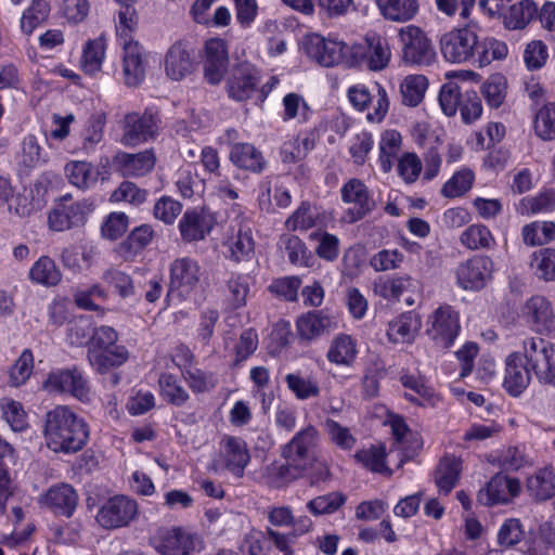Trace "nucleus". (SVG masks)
<instances>
[{
    "label": "nucleus",
    "mask_w": 555,
    "mask_h": 555,
    "mask_svg": "<svg viewBox=\"0 0 555 555\" xmlns=\"http://www.w3.org/2000/svg\"><path fill=\"white\" fill-rule=\"evenodd\" d=\"M462 463L454 456H444L436 468L435 480L440 492L449 493L457 483Z\"/></svg>",
    "instance_id": "c9c22d12"
},
{
    "label": "nucleus",
    "mask_w": 555,
    "mask_h": 555,
    "mask_svg": "<svg viewBox=\"0 0 555 555\" xmlns=\"http://www.w3.org/2000/svg\"><path fill=\"white\" fill-rule=\"evenodd\" d=\"M522 354L537 379L555 387V344L542 337H528L522 341Z\"/></svg>",
    "instance_id": "7ed1b4c3"
},
{
    "label": "nucleus",
    "mask_w": 555,
    "mask_h": 555,
    "mask_svg": "<svg viewBox=\"0 0 555 555\" xmlns=\"http://www.w3.org/2000/svg\"><path fill=\"white\" fill-rule=\"evenodd\" d=\"M102 280L115 291L121 298H129L135 295V286L130 275L116 268L104 271Z\"/></svg>",
    "instance_id": "3c124183"
},
{
    "label": "nucleus",
    "mask_w": 555,
    "mask_h": 555,
    "mask_svg": "<svg viewBox=\"0 0 555 555\" xmlns=\"http://www.w3.org/2000/svg\"><path fill=\"white\" fill-rule=\"evenodd\" d=\"M503 16L508 28L520 29L538 16V5L532 0H521L511 5Z\"/></svg>",
    "instance_id": "4c0bfd02"
},
{
    "label": "nucleus",
    "mask_w": 555,
    "mask_h": 555,
    "mask_svg": "<svg viewBox=\"0 0 555 555\" xmlns=\"http://www.w3.org/2000/svg\"><path fill=\"white\" fill-rule=\"evenodd\" d=\"M474 173L469 169L455 172L442 186L441 194L444 197L453 198L465 194L470 190L474 182Z\"/></svg>",
    "instance_id": "603ef678"
},
{
    "label": "nucleus",
    "mask_w": 555,
    "mask_h": 555,
    "mask_svg": "<svg viewBox=\"0 0 555 555\" xmlns=\"http://www.w3.org/2000/svg\"><path fill=\"white\" fill-rule=\"evenodd\" d=\"M440 52L449 63H470L478 67H485L494 60L504 59L507 54V47L494 38L480 40L474 28L462 27L454 28L441 36Z\"/></svg>",
    "instance_id": "f257e3e1"
},
{
    "label": "nucleus",
    "mask_w": 555,
    "mask_h": 555,
    "mask_svg": "<svg viewBox=\"0 0 555 555\" xmlns=\"http://www.w3.org/2000/svg\"><path fill=\"white\" fill-rule=\"evenodd\" d=\"M520 492V482L503 474L494 475L485 488L480 489L477 500L485 506L507 503Z\"/></svg>",
    "instance_id": "4468645a"
},
{
    "label": "nucleus",
    "mask_w": 555,
    "mask_h": 555,
    "mask_svg": "<svg viewBox=\"0 0 555 555\" xmlns=\"http://www.w3.org/2000/svg\"><path fill=\"white\" fill-rule=\"evenodd\" d=\"M49 12L50 5L47 1L34 0L31 5L22 15V31L26 35H30L37 26L48 18Z\"/></svg>",
    "instance_id": "a18cd8bd"
},
{
    "label": "nucleus",
    "mask_w": 555,
    "mask_h": 555,
    "mask_svg": "<svg viewBox=\"0 0 555 555\" xmlns=\"http://www.w3.org/2000/svg\"><path fill=\"white\" fill-rule=\"evenodd\" d=\"M401 60L406 65L428 66L436 60V50L427 34L418 26L399 29Z\"/></svg>",
    "instance_id": "20e7f679"
},
{
    "label": "nucleus",
    "mask_w": 555,
    "mask_h": 555,
    "mask_svg": "<svg viewBox=\"0 0 555 555\" xmlns=\"http://www.w3.org/2000/svg\"><path fill=\"white\" fill-rule=\"evenodd\" d=\"M304 473L285 461L283 464H271L267 467L266 482L270 488L281 489L302 477Z\"/></svg>",
    "instance_id": "58836bf2"
},
{
    "label": "nucleus",
    "mask_w": 555,
    "mask_h": 555,
    "mask_svg": "<svg viewBox=\"0 0 555 555\" xmlns=\"http://www.w3.org/2000/svg\"><path fill=\"white\" fill-rule=\"evenodd\" d=\"M225 465L235 476L242 477L250 456L245 441L237 437L225 439Z\"/></svg>",
    "instance_id": "2f4dec72"
},
{
    "label": "nucleus",
    "mask_w": 555,
    "mask_h": 555,
    "mask_svg": "<svg viewBox=\"0 0 555 555\" xmlns=\"http://www.w3.org/2000/svg\"><path fill=\"white\" fill-rule=\"evenodd\" d=\"M288 389L294 392L297 399L306 400L318 397L320 387L312 378H305L298 374H287L285 377Z\"/></svg>",
    "instance_id": "6e6d98bb"
},
{
    "label": "nucleus",
    "mask_w": 555,
    "mask_h": 555,
    "mask_svg": "<svg viewBox=\"0 0 555 555\" xmlns=\"http://www.w3.org/2000/svg\"><path fill=\"white\" fill-rule=\"evenodd\" d=\"M159 387L162 396L173 405L181 406L189 399V393L172 374H162L159 377Z\"/></svg>",
    "instance_id": "09e8293b"
},
{
    "label": "nucleus",
    "mask_w": 555,
    "mask_h": 555,
    "mask_svg": "<svg viewBox=\"0 0 555 555\" xmlns=\"http://www.w3.org/2000/svg\"><path fill=\"white\" fill-rule=\"evenodd\" d=\"M231 260L236 263L249 262L255 258V241L248 223H240L237 232L231 238Z\"/></svg>",
    "instance_id": "c756f323"
},
{
    "label": "nucleus",
    "mask_w": 555,
    "mask_h": 555,
    "mask_svg": "<svg viewBox=\"0 0 555 555\" xmlns=\"http://www.w3.org/2000/svg\"><path fill=\"white\" fill-rule=\"evenodd\" d=\"M555 207V191L541 192L534 197H525L520 201L521 214H537L552 210Z\"/></svg>",
    "instance_id": "4d7b16f0"
},
{
    "label": "nucleus",
    "mask_w": 555,
    "mask_h": 555,
    "mask_svg": "<svg viewBox=\"0 0 555 555\" xmlns=\"http://www.w3.org/2000/svg\"><path fill=\"white\" fill-rule=\"evenodd\" d=\"M505 81L501 76H495L489 79L482 86V94L489 106L498 108L504 102L506 91Z\"/></svg>",
    "instance_id": "338daca9"
},
{
    "label": "nucleus",
    "mask_w": 555,
    "mask_h": 555,
    "mask_svg": "<svg viewBox=\"0 0 555 555\" xmlns=\"http://www.w3.org/2000/svg\"><path fill=\"white\" fill-rule=\"evenodd\" d=\"M527 491L535 501H546L555 494V474L551 467L539 469L527 480Z\"/></svg>",
    "instance_id": "f704fd0d"
},
{
    "label": "nucleus",
    "mask_w": 555,
    "mask_h": 555,
    "mask_svg": "<svg viewBox=\"0 0 555 555\" xmlns=\"http://www.w3.org/2000/svg\"><path fill=\"white\" fill-rule=\"evenodd\" d=\"M212 228V218L204 210H188L179 223L182 238L185 242L203 240Z\"/></svg>",
    "instance_id": "393cba45"
},
{
    "label": "nucleus",
    "mask_w": 555,
    "mask_h": 555,
    "mask_svg": "<svg viewBox=\"0 0 555 555\" xmlns=\"http://www.w3.org/2000/svg\"><path fill=\"white\" fill-rule=\"evenodd\" d=\"M280 243L284 246L288 260L294 264H307L308 250L305 243L295 235L281 236Z\"/></svg>",
    "instance_id": "0e129e2a"
},
{
    "label": "nucleus",
    "mask_w": 555,
    "mask_h": 555,
    "mask_svg": "<svg viewBox=\"0 0 555 555\" xmlns=\"http://www.w3.org/2000/svg\"><path fill=\"white\" fill-rule=\"evenodd\" d=\"M28 276L35 284L53 287L61 283L62 272L49 256H41L30 268Z\"/></svg>",
    "instance_id": "7c9ffc66"
},
{
    "label": "nucleus",
    "mask_w": 555,
    "mask_h": 555,
    "mask_svg": "<svg viewBox=\"0 0 555 555\" xmlns=\"http://www.w3.org/2000/svg\"><path fill=\"white\" fill-rule=\"evenodd\" d=\"M524 315L533 331L550 334L555 331V313L544 296H532L524 307Z\"/></svg>",
    "instance_id": "aec40b11"
},
{
    "label": "nucleus",
    "mask_w": 555,
    "mask_h": 555,
    "mask_svg": "<svg viewBox=\"0 0 555 555\" xmlns=\"http://www.w3.org/2000/svg\"><path fill=\"white\" fill-rule=\"evenodd\" d=\"M196 62L189 46L183 41H177L167 50L164 57L166 76L180 81L193 74Z\"/></svg>",
    "instance_id": "2eb2a0df"
},
{
    "label": "nucleus",
    "mask_w": 555,
    "mask_h": 555,
    "mask_svg": "<svg viewBox=\"0 0 555 555\" xmlns=\"http://www.w3.org/2000/svg\"><path fill=\"white\" fill-rule=\"evenodd\" d=\"M230 160L238 168L255 173L261 172L266 160L260 151L249 143H236L231 147Z\"/></svg>",
    "instance_id": "c85d7f7f"
},
{
    "label": "nucleus",
    "mask_w": 555,
    "mask_h": 555,
    "mask_svg": "<svg viewBox=\"0 0 555 555\" xmlns=\"http://www.w3.org/2000/svg\"><path fill=\"white\" fill-rule=\"evenodd\" d=\"M524 538V529L519 519L509 518L503 522L498 533V542L501 546L511 547L519 543Z\"/></svg>",
    "instance_id": "680f3d73"
},
{
    "label": "nucleus",
    "mask_w": 555,
    "mask_h": 555,
    "mask_svg": "<svg viewBox=\"0 0 555 555\" xmlns=\"http://www.w3.org/2000/svg\"><path fill=\"white\" fill-rule=\"evenodd\" d=\"M197 541L181 527H160L150 538V545L160 555H191Z\"/></svg>",
    "instance_id": "423d86ee"
},
{
    "label": "nucleus",
    "mask_w": 555,
    "mask_h": 555,
    "mask_svg": "<svg viewBox=\"0 0 555 555\" xmlns=\"http://www.w3.org/2000/svg\"><path fill=\"white\" fill-rule=\"evenodd\" d=\"M40 503L55 515L70 517L78 504V494L73 486L59 483L48 489Z\"/></svg>",
    "instance_id": "412c9836"
},
{
    "label": "nucleus",
    "mask_w": 555,
    "mask_h": 555,
    "mask_svg": "<svg viewBox=\"0 0 555 555\" xmlns=\"http://www.w3.org/2000/svg\"><path fill=\"white\" fill-rule=\"evenodd\" d=\"M90 211L91 205L87 201L72 202V196L66 194L60 198L50 211L48 216L49 228L61 232L82 225Z\"/></svg>",
    "instance_id": "6e6552de"
},
{
    "label": "nucleus",
    "mask_w": 555,
    "mask_h": 555,
    "mask_svg": "<svg viewBox=\"0 0 555 555\" xmlns=\"http://www.w3.org/2000/svg\"><path fill=\"white\" fill-rule=\"evenodd\" d=\"M534 131L544 141L555 140V102L546 103L538 109Z\"/></svg>",
    "instance_id": "79ce46f5"
},
{
    "label": "nucleus",
    "mask_w": 555,
    "mask_h": 555,
    "mask_svg": "<svg viewBox=\"0 0 555 555\" xmlns=\"http://www.w3.org/2000/svg\"><path fill=\"white\" fill-rule=\"evenodd\" d=\"M421 327V315L414 311H409L389 322L387 336L395 344L412 343Z\"/></svg>",
    "instance_id": "b1692460"
},
{
    "label": "nucleus",
    "mask_w": 555,
    "mask_h": 555,
    "mask_svg": "<svg viewBox=\"0 0 555 555\" xmlns=\"http://www.w3.org/2000/svg\"><path fill=\"white\" fill-rule=\"evenodd\" d=\"M114 160L124 176L142 177L154 168L156 157L153 150H145L137 154L118 152Z\"/></svg>",
    "instance_id": "bb28decb"
},
{
    "label": "nucleus",
    "mask_w": 555,
    "mask_h": 555,
    "mask_svg": "<svg viewBox=\"0 0 555 555\" xmlns=\"http://www.w3.org/2000/svg\"><path fill=\"white\" fill-rule=\"evenodd\" d=\"M43 387L50 392H68L79 400H86L89 396L88 383L76 369L50 373Z\"/></svg>",
    "instance_id": "dca6fc26"
},
{
    "label": "nucleus",
    "mask_w": 555,
    "mask_h": 555,
    "mask_svg": "<svg viewBox=\"0 0 555 555\" xmlns=\"http://www.w3.org/2000/svg\"><path fill=\"white\" fill-rule=\"evenodd\" d=\"M138 515V504L126 495H115L99 508L95 520L104 529L127 527Z\"/></svg>",
    "instance_id": "0eeeda50"
},
{
    "label": "nucleus",
    "mask_w": 555,
    "mask_h": 555,
    "mask_svg": "<svg viewBox=\"0 0 555 555\" xmlns=\"http://www.w3.org/2000/svg\"><path fill=\"white\" fill-rule=\"evenodd\" d=\"M492 272L493 262L489 257L475 256L459 266L456 276L461 287L477 291L491 279Z\"/></svg>",
    "instance_id": "ddd939ff"
},
{
    "label": "nucleus",
    "mask_w": 555,
    "mask_h": 555,
    "mask_svg": "<svg viewBox=\"0 0 555 555\" xmlns=\"http://www.w3.org/2000/svg\"><path fill=\"white\" fill-rule=\"evenodd\" d=\"M504 386L513 395H520L530 383L529 365H524L519 353L514 352L506 358Z\"/></svg>",
    "instance_id": "a878e982"
},
{
    "label": "nucleus",
    "mask_w": 555,
    "mask_h": 555,
    "mask_svg": "<svg viewBox=\"0 0 555 555\" xmlns=\"http://www.w3.org/2000/svg\"><path fill=\"white\" fill-rule=\"evenodd\" d=\"M365 56L367 59L369 67L372 70L384 69L390 61V48L385 38L377 34H367L365 36Z\"/></svg>",
    "instance_id": "72a5a7b5"
},
{
    "label": "nucleus",
    "mask_w": 555,
    "mask_h": 555,
    "mask_svg": "<svg viewBox=\"0 0 555 555\" xmlns=\"http://www.w3.org/2000/svg\"><path fill=\"white\" fill-rule=\"evenodd\" d=\"M160 128L157 111L146 108L143 114L128 113L122 120L121 144L134 147L141 143L154 140Z\"/></svg>",
    "instance_id": "39448f33"
},
{
    "label": "nucleus",
    "mask_w": 555,
    "mask_h": 555,
    "mask_svg": "<svg viewBox=\"0 0 555 555\" xmlns=\"http://www.w3.org/2000/svg\"><path fill=\"white\" fill-rule=\"evenodd\" d=\"M461 243L468 249L476 250L490 248L494 244V238L490 230L483 224H472L466 228L461 236Z\"/></svg>",
    "instance_id": "a19ab883"
},
{
    "label": "nucleus",
    "mask_w": 555,
    "mask_h": 555,
    "mask_svg": "<svg viewBox=\"0 0 555 555\" xmlns=\"http://www.w3.org/2000/svg\"><path fill=\"white\" fill-rule=\"evenodd\" d=\"M379 14L395 23H406L415 17L418 12L417 0H374Z\"/></svg>",
    "instance_id": "cd10ccee"
},
{
    "label": "nucleus",
    "mask_w": 555,
    "mask_h": 555,
    "mask_svg": "<svg viewBox=\"0 0 555 555\" xmlns=\"http://www.w3.org/2000/svg\"><path fill=\"white\" fill-rule=\"evenodd\" d=\"M332 324V320L321 311L307 312L298 319L297 332L300 338L311 340L328 332Z\"/></svg>",
    "instance_id": "473e14b6"
},
{
    "label": "nucleus",
    "mask_w": 555,
    "mask_h": 555,
    "mask_svg": "<svg viewBox=\"0 0 555 555\" xmlns=\"http://www.w3.org/2000/svg\"><path fill=\"white\" fill-rule=\"evenodd\" d=\"M531 460L524 447H509L500 459V465L505 470L515 472L526 465H530Z\"/></svg>",
    "instance_id": "69168bd1"
},
{
    "label": "nucleus",
    "mask_w": 555,
    "mask_h": 555,
    "mask_svg": "<svg viewBox=\"0 0 555 555\" xmlns=\"http://www.w3.org/2000/svg\"><path fill=\"white\" fill-rule=\"evenodd\" d=\"M318 440V430L309 425L298 431L293 439L287 442L282 450V456L289 462L294 468H298L304 474L309 469L314 460L312 449Z\"/></svg>",
    "instance_id": "1a4fd4ad"
},
{
    "label": "nucleus",
    "mask_w": 555,
    "mask_h": 555,
    "mask_svg": "<svg viewBox=\"0 0 555 555\" xmlns=\"http://www.w3.org/2000/svg\"><path fill=\"white\" fill-rule=\"evenodd\" d=\"M463 94L464 92L461 87L454 81H449L441 87L439 92V104L447 116L455 115L460 108Z\"/></svg>",
    "instance_id": "5fc2aeb1"
},
{
    "label": "nucleus",
    "mask_w": 555,
    "mask_h": 555,
    "mask_svg": "<svg viewBox=\"0 0 555 555\" xmlns=\"http://www.w3.org/2000/svg\"><path fill=\"white\" fill-rule=\"evenodd\" d=\"M530 267L540 280L555 281V249L542 248L535 251L532 255Z\"/></svg>",
    "instance_id": "37998d69"
},
{
    "label": "nucleus",
    "mask_w": 555,
    "mask_h": 555,
    "mask_svg": "<svg viewBox=\"0 0 555 555\" xmlns=\"http://www.w3.org/2000/svg\"><path fill=\"white\" fill-rule=\"evenodd\" d=\"M324 427L331 440L337 447L344 450H350L354 446L356 439L347 427L341 426L339 423L331 418L325 421Z\"/></svg>",
    "instance_id": "774afa93"
},
{
    "label": "nucleus",
    "mask_w": 555,
    "mask_h": 555,
    "mask_svg": "<svg viewBox=\"0 0 555 555\" xmlns=\"http://www.w3.org/2000/svg\"><path fill=\"white\" fill-rule=\"evenodd\" d=\"M129 352L125 346L114 344L105 348V351L93 354L89 360L90 365L99 373H105L111 369L118 367L126 363Z\"/></svg>",
    "instance_id": "e433bc0d"
},
{
    "label": "nucleus",
    "mask_w": 555,
    "mask_h": 555,
    "mask_svg": "<svg viewBox=\"0 0 555 555\" xmlns=\"http://www.w3.org/2000/svg\"><path fill=\"white\" fill-rule=\"evenodd\" d=\"M357 356L356 344L350 336L340 335L334 339L327 359L336 364L350 365Z\"/></svg>",
    "instance_id": "c03bdc74"
},
{
    "label": "nucleus",
    "mask_w": 555,
    "mask_h": 555,
    "mask_svg": "<svg viewBox=\"0 0 555 555\" xmlns=\"http://www.w3.org/2000/svg\"><path fill=\"white\" fill-rule=\"evenodd\" d=\"M305 51L309 59L324 67H331L343 61L346 44L341 41L325 39L313 34L305 39Z\"/></svg>",
    "instance_id": "f8f14e48"
},
{
    "label": "nucleus",
    "mask_w": 555,
    "mask_h": 555,
    "mask_svg": "<svg viewBox=\"0 0 555 555\" xmlns=\"http://www.w3.org/2000/svg\"><path fill=\"white\" fill-rule=\"evenodd\" d=\"M346 495L341 492H331L310 500L307 508L315 516L333 514L346 503Z\"/></svg>",
    "instance_id": "de8ad7c7"
},
{
    "label": "nucleus",
    "mask_w": 555,
    "mask_h": 555,
    "mask_svg": "<svg viewBox=\"0 0 555 555\" xmlns=\"http://www.w3.org/2000/svg\"><path fill=\"white\" fill-rule=\"evenodd\" d=\"M385 455L383 448L372 447L370 449L359 450L354 454V459L365 468L374 473H383L387 470Z\"/></svg>",
    "instance_id": "052dcab7"
},
{
    "label": "nucleus",
    "mask_w": 555,
    "mask_h": 555,
    "mask_svg": "<svg viewBox=\"0 0 555 555\" xmlns=\"http://www.w3.org/2000/svg\"><path fill=\"white\" fill-rule=\"evenodd\" d=\"M201 267L190 257L178 258L170 264V289L189 295L198 284Z\"/></svg>",
    "instance_id": "6ab92c4d"
},
{
    "label": "nucleus",
    "mask_w": 555,
    "mask_h": 555,
    "mask_svg": "<svg viewBox=\"0 0 555 555\" xmlns=\"http://www.w3.org/2000/svg\"><path fill=\"white\" fill-rule=\"evenodd\" d=\"M428 80L424 75H410L401 82L402 102L406 106H417L424 98Z\"/></svg>",
    "instance_id": "ea45409f"
},
{
    "label": "nucleus",
    "mask_w": 555,
    "mask_h": 555,
    "mask_svg": "<svg viewBox=\"0 0 555 555\" xmlns=\"http://www.w3.org/2000/svg\"><path fill=\"white\" fill-rule=\"evenodd\" d=\"M259 82L257 69L248 63L237 65L227 82L229 96L244 101L251 96Z\"/></svg>",
    "instance_id": "4be33fe9"
},
{
    "label": "nucleus",
    "mask_w": 555,
    "mask_h": 555,
    "mask_svg": "<svg viewBox=\"0 0 555 555\" xmlns=\"http://www.w3.org/2000/svg\"><path fill=\"white\" fill-rule=\"evenodd\" d=\"M117 340L118 334L113 327L106 325L94 327L88 340V361L92 359L93 354L105 351V348L113 346Z\"/></svg>",
    "instance_id": "49530a36"
},
{
    "label": "nucleus",
    "mask_w": 555,
    "mask_h": 555,
    "mask_svg": "<svg viewBox=\"0 0 555 555\" xmlns=\"http://www.w3.org/2000/svg\"><path fill=\"white\" fill-rule=\"evenodd\" d=\"M43 434L53 452L76 453L86 446L89 427L67 406L57 405L46 414Z\"/></svg>",
    "instance_id": "f03ea898"
},
{
    "label": "nucleus",
    "mask_w": 555,
    "mask_h": 555,
    "mask_svg": "<svg viewBox=\"0 0 555 555\" xmlns=\"http://www.w3.org/2000/svg\"><path fill=\"white\" fill-rule=\"evenodd\" d=\"M93 330L89 318H77L67 325V338L73 346H88Z\"/></svg>",
    "instance_id": "bf43d9fd"
},
{
    "label": "nucleus",
    "mask_w": 555,
    "mask_h": 555,
    "mask_svg": "<svg viewBox=\"0 0 555 555\" xmlns=\"http://www.w3.org/2000/svg\"><path fill=\"white\" fill-rule=\"evenodd\" d=\"M460 111L465 124H470L481 116V100L475 90L464 91L460 104Z\"/></svg>",
    "instance_id": "e2e57ef3"
},
{
    "label": "nucleus",
    "mask_w": 555,
    "mask_h": 555,
    "mask_svg": "<svg viewBox=\"0 0 555 555\" xmlns=\"http://www.w3.org/2000/svg\"><path fill=\"white\" fill-rule=\"evenodd\" d=\"M20 165L26 169L35 168L46 162L35 135H27L22 142Z\"/></svg>",
    "instance_id": "13d9d810"
},
{
    "label": "nucleus",
    "mask_w": 555,
    "mask_h": 555,
    "mask_svg": "<svg viewBox=\"0 0 555 555\" xmlns=\"http://www.w3.org/2000/svg\"><path fill=\"white\" fill-rule=\"evenodd\" d=\"M340 194L345 203L354 205L345 212L344 219L347 222L353 223L363 219L376 207V202L371 196L367 186L360 179L352 178L347 181L343 185Z\"/></svg>",
    "instance_id": "9d476101"
},
{
    "label": "nucleus",
    "mask_w": 555,
    "mask_h": 555,
    "mask_svg": "<svg viewBox=\"0 0 555 555\" xmlns=\"http://www.w3.org/2000/svg\"><path fill=\"white\" fill-rule=\"evenodd\" d=\"M147 60L143 47L138 41L122 44V77L128 87H138L145 78Z\"/></svg>",
    "instance_id": "f3484780"
},
{
    "label": "nucleus",
    "mask_w": 555,
    "mask_h": 555,
    "mask_svg": "<svg viewBox=\"0 0 555 555\" xmlns=\"http://www.w3.org/2000/svg\"><path fill=\"white\" fill-rule=\"evenodd\" d=\"M229 66L228 48L224 40L210 38L205 42L204 77L211 83H219Z\"/></svg>",
    "instance_id": "a211bd4d"
},
{
    "label": "nucleus",
    "mask_w": 555,
    "mask_h": 555,
    "mask_svg": "<svg viewBox=\"0 0 555 555\" xmlns=\"http://www.w3.org/2000/svg\"><path fill=\"white\" fill-rule=\"evenodd\" d=\"M420 282L410 275L400 276H378L373 282V292L388 301L399 300L406 292H417Z\"/></svg>",
    "instance_id": "5701e85b"
},
{
    "label": "nucleus",
    "mask_w": 555,
    "mask_h": 555,
    "mask_svg": "<svg viewBox=\"0 0 555 555\" xmlns=\"http://www.w3.org/2000/svg\"><path fill=\"white\" fill-rule=\"evenodd\" d=\"M34 367V357L30 350H24L9 372V384L18 387L30 377Z\"/></svg>",
    "instance_id": "864d4df0"
},
{
    "label": "nucleus",
    "mask_w": 555,
    "mask_h": 555,
    "mask_svg": "<svg viewBox=\"0 0 555 555\" xmlns=\"http://www.w3.org/2000/svg\"><path fill=\"white\" fill-rule=\"evenodd\" d=\"M431 326L427 333L440 347L449 348L460 332L459 314L450 306L439 307L430 317Z\"/></svg>",
    "instance_id": "9b49d317"
},
{
    "label": "nucleus",
    "mask_w": 555,
    "mask_h": 555,
    "mask_svg": "<svg viewBox=\"0 0 555 555\" xmlns=\"http://www.w3.org/2000/svg\"><path fill=\"white\" fill-rule=\"evenodd\" d=\"M105 46L103 39L90 40L81 57V66L86 74L93 75L99 72L104 59Z\"/></svg>",
    "instance_id": "8fccbe9b"
}]
</instances>
